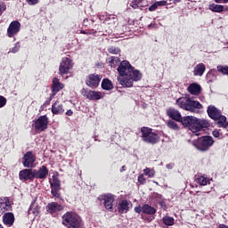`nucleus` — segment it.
<instances>
[{
  "label": "nucleus",
  "mask_w": 228,
  "mask_h": 228,
  "mask_svg": "<svg viewBox=\"0 0 228 228\" xmlns=\"http://www.w3.org/2000/svg\"><path fill=\"white\" fill-rule=\"evenodd\" d=\"M140 2L138 1H134L130 4V6H132V8H134V10H136V8H139Z\"/></svg>",
  "instance_id": "obj_44"
},
{
  "label": "nucleus",
  "mask_w": 228,
  "mask_h": 228,
  "mask_svg": "<svg viewBox=\"0 0 228 228\" xmlns=\"http://www.w3.org/2000/svg\"><path fill=\"white\" fill-rule=\"evenodd\" d=\"M146 179H145V177L143 176V175H140L139 176H138V183H140V184H145V183H146Z\"/></svg>",
  "instance_id": "obj_41"
},
{
  "label": "nucleus",
  "mask_w": 228,
  "mask_h": 228,
  "mask_svg": "<svg viewBox=\"0 0 228 228\" xmlns=\"http://www.w3.org/2000/svg\"><path fill=\"white\" fill-rule=\"evenodd\" d=\"M162 221H163V224L165 225H168V226H171V225H174V217H170L168 216H166L162 218Z\"/></svg>",
  "instance_id": "obj_31"
},
{
  "label": "nucleus",
  "mask_w": 228,
  "mask_h": 228,
  "mask_svg": "<svg viewBox=\"0 0 228 228\" xmlns=\"http://www.w3.org/2000/svg\"><path fill=\"white\" fill-rule=\"evenodd\" d=\"M62 224L67 228H81L83 225V223L81 222V218H79V216L67 212L62 216Z\"/></svg>",
  "instance_id": "obj_4"
},
{
  "label": "nucleus",
  "mask_w": 228,
  "mask_h": 228,
  "mask_svg": "<svg viewBox=\"0 0 228 228\" xmlns=\"http://www.w3.org/2000/svg\"><path fill=\"white\" fill-rule=\"evenodd\" d=\"M209 10H211V12L220 13L221 12H224V5L212 4L209 5Z\"/></svg>",
  "instance_id": "obj_30"
},
{
  "label": "nucleus",
  "mask_w": 228,
  "mask_h": 228,
  "mask_svg": "<svg viewBox=\"0 0 228 228\" xmlns=\"http://www.w3.org/2000/svg\"><path fill=\"white\" fill-rule=\"evenodd\" d=\"M176 104L179 108H182V110H185L191 113H199V110H202V104H200V102L190 100L186 97L177 99Z\"/></svg>",
  "instance_id": "obj_2"
},
{
  "label": "nucleus",
  "mask_w": 228,
  "mask_h": 228,
  "mask_svg": "<svg viewBox=\"0 0 228 228\" xmlns=\"http://www.w3.org/2000/svg\"><path fill=\"white\" fill-rule=\"evenodd\" d=\"M36 131H45L47 129V126H49V118L47 116H40L32 125Z\"/></svg>",
  "instance_id": "obj_7"
},
{
  "label": "nucleus",
  "mask_w": 228,
  "mask_h": 228,
  "mask_svg": "<svg viewBox=\"0 0 228 228\" xmlns=\"http://www.w3.org/2000/svg\"><path fill=\"white\" fill-rule=\"evenodd\" d=\"M63 209V207L56 202L49 203L46 206V211L48 213H58V211H61Z\"/></svg>",
  "instance_id": "obj_23"
},
{
  "label": "nucleus",
  "mask_w": 228,
  "mask_h": 228,
  "mask_svg": "<svg viewBox=\"0 0 228 228\" xmlns=\"http://www.w3.org/2000/svg\"><path fill=\"white\" fill-rule=\"evenodd\" d=\"M20 31V22L18 20H14L10 23L8 28H7V36L9 38H13L15 35H17Z\"/></svg>",
  "instance_id": "obj_13"
},
{
  "label": "nucleus",
  "mask_w": 228,
  "mask_h": 228,
  "mask_svg": "<svg viewBox=\"0 0 228 228\" xmlns=\"http://www.w3.org/2000/svg\"><path fill=\"white\" fill-rule=\"evenodd\" d=\"M63 84L60 82V79L57 77H54L53 79V86H52V92L53 95H56L60 90H62L63 88Z\"/></svg>",
  "instance_id": "obj_22"
},
{
  "label": "nucleus",
  "mask_w": 228,
  "mask_h": 228,
  "mask_svg": "<svg viewBox=\"0 0 228 228\" xmlns=\"http://www.w3.org/2000/svg\"><path fill=\"white\" fill-rule=\"evenodd\" d=\"M134 211H135V213H142V208L140 207H135Z\"/></svg>",
  "instance_id": "obj_50"
},
{
  "label": "nucleus",
  "mask_w": 228,
  "mask_h": 228,
  "mask_svg": "<svg viewBox=\"0 0 228 228\" xmlns=\"http://www.w3.org/2000/svg\"><path fill=\"white\" fill-rule=\"evenodd\" d=\"M117 61H118V57H111L110 63H111L113 65V64L117 63Z\"/></svg>",
  "instance_id": "obj_47"
},
{
  "label": "nucleus",
  "mask_w": 228,
  "mask_h": 228,
  "mask_svg": "<svg viewBox=\"0 0 228 228\" xmlns=\"http://www.w3.org/2000/svg\"><path fill=\"white\" fill-rule=\"evenodd\" d=\"M0 228H4V227H3V224H0Z\"/></svg>",
  "instance_id": "obj_57"
},
{
  "label": "nucleus",
  "mask_w": 228,
  "mask_h": 228,
  "mask_svg": "<svg viewBox=\"0 0 228 228\" xmlns=\"http://www.w3.org/2000/svg\"><path fill=\"white\" fill-rule=\"evenodd\" d=\"M167 117H169V118H172V120H175L176 122H181V120H183V116H181V112L174 108L167 109Z\"/></svg>",
  "instance_id": "obj_18"
},
{
  "label": "nucleus",
  "mask_w": 228,
  "mask_h": 228,
  "mask_svg": "<svg viewBox=\"0 0 228 228\" xmlns=\"http://www.w3.org/2000/svg\"><path fill=\"white\" fill-rule=\"evenodd\" d=\"M20 181H33L35 179L33 169H23L20 171Z\"/></svg>",
  "instance_id": "obj_17"
},
{
  "label": "nucleus",
  "mask_w": 228,
  "mask_h": 228,
  "mask_svg": "<svg viewBox=\"0 0 228 228\" xmlns=\"http://www.w3.org/2000/svg\"><path fill=\"white\" fill-rule=\"evenodd\" d=\"M183 126L185 127H188L190 131L192 133H195V124H196V118L193 116H186L182 118V120L180 121Z\"/></svg>",
  "instance_id": "obj_12"
},
{
  "label": "nucleus",
  "mask_w": 228,
  "mask_h": 228,
  "mask_svg": "<svg viewBox=\"0 0 228 228\" xmlns=\"http://www.w3.org/2000/svg\"><path fill=\"white\" fill-rule=\"evenodd\" d=\"M216 3H228V0H215Z\"/></svg>",
  "instance_id": "obj_53"
},
{
  "label": "nucleus",
  "mask_w": 228,
  "mask_h": 228,
  "mask_svg": "<svg viewBox=\"0 0 228 228\" xmlns=\"http://www.w3.org/2000/svg\"><path fill=\"white\" fill-rule=\"evenodd\" d=\"M6 10V4L4 3L0 2V15H3V12Z\"/></svg>",
  "instance_id": "obj_42"
},
{
  "label": "nucleus",
  "mask_w": 228,
  "mask_h": 228,
  "mask_svg": "<svg viewBox=\"0 0 228 228\" xmlns=\"http://www.w3.org/2000/svg\"><path fill=\"white\" fill-rule=\"evenodd\" d=\"M157 3V6H167V1L162 0V1H158Z\"/></svg>",
  "instance_id": "obj_45"
},
{
  "label": "nucleus",
  "mask_w": 228,
  "mask_h": 228,
  "mask_svg": "<svg viewBox=\"0 0 228 228\" xmlns=\"http://www.w3.org/2000/svg\"><path fill=\"white\" fill-rule=\"evenodd\" d=\"M12 209V205L10 204V200L8 198H4L0 200V213H4Z\"/></svg>",
  "instance_id": "obj_20"
},
{
  "label": "nucleus",
  "mask_w": 228,
  "mask_h": 228,
  "mask_svg": "<svg viewBox=\"0 0 228 228\" xmlns=\"http://www.w3.org/2000/svg\"><path fill=\"white\" fill-rule=\"evenodd\" d=\"M219 228H228V226L225 225V224H220V225H219Z\"/></svg>",
  "instance_id": "obj_54"
},
{
  "label": "nucleus",
  "mask_w": 228,
  "mask_h": 228,
  "mask_svg": "<svg viewBox=\"0 0 228 228\" xmlns=\"http://www.w3.org/2000/svg\"><path fill=\"white\" fill-rule=\"evenodd\" d=\"M53 183H51V186L60 188V179H58V177L53 175Z\"/></svg>",
  "instance_id": "obj_36"
},
{
  "label": "nucleus",
  "mask_w": 228,
  "mask_h": 228,
  "mask_svg": "<svg viewBox=\"0 0 228 228\" xmlns=\"http://www.w3.org/2000/svg\"><path fill=\"white\" fill-rule=\"evenodd\" d=\"M167 127H169L170 129H174L175 131H177V129H179L177 123H175V121L174 120L167 121Z\"/></svg>",
  "instance_id": "obj_34"
},
{
  "label": "nucleus",
  "mask_w": 228,
  "mask_h": 228,
  "mask_svg": "<svg viewBox=\"0 0 228 228\" xmlns=\"http://www.w3.org/2000/svg\"><path fill=\"white\" fill-rule=\"evenodd\" d=\"M81 33H85V31H81Z\"/></svg>",
  "instance_id": "obj_58"
},
{
  "label": "nucleus",
  "mask_w": 228,
  "mask_h": 228,
  "mask_svg": "<svg viewBox=\"0 0 228 228\" xmlns=\"http://www.w3.org/2000/svg\"><path fill=\"white\" fill-rule=\"evenodd\" d=\"M27 3L29 5L37 4L38 0H27Z\"/></svg>",
  "instance_id": "obj_46"
},
{
  "label": "nucleus",
  "mask_w": 228,
  "mask_h": 228,
  "mask_svg": "<svg viewBox=\"0 0 228 228\" xmlns=\"http://www.w3.org/2000/svg\"><path fill=\"white\" fill-rule=\"evenodd\" d=\"M99 200H103V206L105 208L113 209V202H115V196L113 194H104L99 197Z\"/></svg>",
  "instance_id": "obj_14"
},
{
  "label": "nucleus",
  "mask_w": 228,
  "mask_h": 228,
  "mask_svg": "<svg viewBox=\"0 0 228 228\" xmlns=\"http://www.w3.org/2000/svg\"><path fill=\"white\" fill-rule=\"evenodd\" d=\"M51 188H52V195L53 197H60V194L58 193V191L60 190V187L51 186Z\"/></svg>",
  "instance_id": "obj_37"
},
{
  "label": "nucleus",
  "mask_w": 228,
  "mask_h": 228,
  "mask_svg": "<svg viewBox=\"0 0 228 228\" xmlns=\"http://www.w3.org/2000/svg\"><path fill=\"white\" fill-rule=\"evenodd\" d=\"M81 94L89 101H99L104 97V94L101 92L86 90L85 88L82 89Z\"/></svg>",
  "instance_id": "obj_10"
},
{
  "label": "nucleus",
  "mask_w": 228,
  "mask_h": 228,
  "mask_svg": "<svg viewBox=\"0 0 228 228\" xmlns=\"http://www.w3.org/2000/svg\"><path fill=\"white\" fill-rule=\"evenodd\" d=\"M40 213V207L37 205H35V203H32L29 209H28V215H34V216H38Z\"/></svg>",
  "instance_id": "obj_29"
},
{
  "label": "nucleus",
  "mask_w": 228,
  "mask_h": 228,
  "mask_svg": "<svg viewBox=\"0 0 228 228\" xmlns=\"http://www.w3.org/2000/svg\"><path fill=\"white\" fill-rule=\"evenodd\" d=\"M198 183H199V184H200V186H206V184H208L209 183V179L205 176H200L198 178Z\"/></svg>",
  "instance_id": "obj_33"
},
{
  "label": "nucleus",
  "mask_w": 228,
  "mask_h": 228,
  "mask_svg": "<svg viewBox=\"0 0 228 228\" xmlns=\"http://www.w3.org/2000/svg\"><path fill=\"white\" fill-rule=\"evenodd\" d=\"M209 126V120L196 118L194 133H199V131H202V129H208Z\"/></svg>",
  "instance_id": "obj_16"
},
{
  "label": "nucleus",
  "mask_w": 228,
  "mask_h": 228,
  "mask_svg": "<svg viewBox=\"0 0 228 228\" xmlns=\"http://www.w3.org/2000/svg\"><path fill=\"white\" fill-rule=\"evenodd\" d=\"M125 168H126V167H125V166H123V167H122V169H123V170H126Z\"/></svg>",
  "instance_id": "obj_56"
},
{
  "label": "nucleus",
  "mask_w": 228,
  "mask_h": 228,
  "mask_svg": "<svg viewBox=\"0 0 228 228\" xmlns=\"http://www.w3.org/2000/svg\"><path fill=\"white\" fill-rule=\"evenodd\" d=\"M19 49H20V45L19 43H16L14 45V47L11 50V53L15 54V53H19Z\"/></svg>",
  "instance_id": "obj_39"
},
{
  "label": "nucleus",
  "mask_w": 228,
  "mask_h": 228,
  "mask_svg": "<svg viewBox=\"0 0 228 228\" xmlns=\"http://www.w3.org/2000/svg\"><path fill=\"white\" fill-rule=\"evenodd\" d=\"M196 193L198 197H204V195L206 194V192H200V191H197Z\"/></svg>",
  "instance_id": "obj_52"
},
{
  "label": "nucleus",
  "mask_w": 228,
  "mask_h": 228,
  "mask_svg": "<svg viewBox=\"0 0 228 228\" xmlns=\"http://www.w3.org/2000/svg\"><path fill=\"white\" fill-rule=\"evenodd\" d=\"M101 79H102V76L90 74L86 78V85L89 86V88H97V86H99V83H101Z\"/></svg>",
  "instance_id": "obj_11"
},
{
  "label": "nucleus",
  "mask_w": 228,
  "mask_h": 228,
  "mask_svg": "<svg viewBox=\"0 0 228 228\" xmlns=\"http://www.w3.org/2000/svg\"><path fill=\"white\" fill-rule=\"evenodd\" d=\"M142 213H144V215H156V208H154V207H151L150 205L145 204L142 207Z\"/></svg>",
  "instance_id": "obj_28"
},
{
  "label": "nucleus",
  "mask_w": 228,
  "mask_h": 228,
  "mask_svg": "<svg viewBox=\"0 0 228 228\" xmlns=\"http://www.w3.org/2000/svg\"><path fill=\"white\" fill-rule=\"evenodd\" d=\"M52 113H53V115H61L65 113L63 104L60 103V102H55L52 106Z\"/></svg>",
  "instance_id": "obj_21"
},
{
  "label": "nucleus",
  "mask_w": 228,
  "mask_h": 228,
  "mask_svg": "<svg viewBox=\"0 0 228 228\" xmlns=\"http://www.w3.org/2000/svg\"><path fill=\"white\" fill-rule=\"evenodd\" d=\"M66 115L68 117H72V115H74V112L72 111V110H67Z\"/></svg>",
  "instance_id": "obj_49"
},
{
  "label": "nucleus",
  "mask_w": 228,
  "mask_h": 228,
  "mask_svg": "<svg viewBox=\"0 0 228 228\" xmlns=\"http://www.w3.org/2000/svg\"><path fill=\"white\" fill-rule=\"evenodd\" d=\"M201 90H202V88L200 87V85H199L197 83L191 84L188 86V92L190 94H191V95H199V94H200Z\"/></svg>",
  "instance_id": "obj_24"
},
{
  "label": "nucleus",
  "mask_w": 228,
  "mask_h": 228,
  "mask_svg": "<svg viewBox=\"0 0 228 228\" xmlns=\"http://www.w3.org/2000/svg\"><path fill=\"white\" fill-rule=\"evenodd\" d=\"M72 67H74L72 60L69 58H62L59 66V74H61V76H63V74H69L70 70H72Z\"/></svg>",
  "instance_id": "obj_8"
},
{
  "label": "nucleus",
  "mask_w": 228,
  "mask_h": 228,
  "mask_svg": "<svg viewBox=\"0 0 228 228\" xmlns=\"http://www.w3.org/2000/svg\"><path fill=\"white\" fill-rule=\"evenodd\" d=\"M34 179H45L49 175V169L45 166H41L38 169H34Z\"/></svg>",
  "instance_id": "obj_15"
},
{
  "label": "nucleus",
  "mask_w": 228,
  "mask_h": 228,
  "mask_svg": "<svg viewBox=\"0 0 228 228\" xmlns=\"http://www.w3.org/2000/svg\"><path fill=\"white\" fill-rule=\"evenodd\" d=\"M207 112L210 118L217 121L218 127H224V129H227V118L222 115V111L218 110L216 107H215V105H209L208 107Z\"/></svg>",
  "instance_id": "obj_3"
},
{
  "label": "nucleus",
  "mask_w": 228,
  "mask_h": 228,
  "mask_svg": "<svg viewBox=\"0 0 228 228\" xmlns=\"http://www.w3.org/2000/svg\"><path fill=\"white\" fill-rule=\"evenodd\" d=\"M166 167L168 170H172V168H174V164H167Z\"/></svg>",
  "instance_id": "obj_51"
},
{
  "label": "nucleus",
  "mask_w": 228,
  "mask_h": 228,
  "mask_svg": "<svg viewBox=\"0 0 228 228\" xmlns=\"http://www.w3.org/2000/svg\"><path fill=\"white\" fill-rule=\"evenodd\" d=\"M118 71L120 76L118 77V83L126 88H131L134 81H140L142 77V72L134 69L127 61L120 62Z\"/></svg>",
  "instance_id": "obj_1"
},
{
  "label": "nucleus",
  "mask_w": 228,
  "mask_h": 228,
  "mask_svg": "<svg viewBox=\"0 0 228 228\" xmlns=\"http://www.w3.org/2000/svg\"><path fill=\"white\" fill-rule=\"evenodd\" d=\"M7 100L4 98V96L0 95V108H4L6 106Z\"/></svg>",
  "instance_id": "obj_40"
},
{
  "label": "nucleus",
  "mask_w": 228,
  "mask_h": 228,
  "mask_svg": "<svg viewBox=\"0 0 228 228\" xmlns=\"http://www.w3.org/2000/svg\"><path fill=\"white\" fill-rule=\"evenodd\" d=\"M109 53H110L111 54H118V53H120V49L115 46H111L110 48H109Z\"/></svg>",
  "instance_id": "obj_38"
},
{
  "label": "nucleus",
  "mask_w": 228,
  "mask_h": 228,
  "mask_svg": "<svg viewBox=\"0 0 228 228\" xmlns=\"http://www.w3.org/2000/svg\"><path fill=\"white\" fill-rule=\"evenodd\" d=\"M37 157L33 154V151H27L22 158V165L25 168H35V162Z\"/></svg>",
  "instance_id": "obj_9"
},
{
  "label": "nucleus",
  "mask_w": 228,
  "mask_h": 228,
  "mask_svg": "<svg viewBox=\"0 0 228 228\" xmlns=\"http://www.w3.org/2000/svg\"><path fill=\"white\" fill-rule=\"evenodd\" d=\"M3 222L4 225H7V227H12L15 223V216L12 212L5 213L3 216Z\"/></svg>",
  "instance_id": "obj_19"
},
{
  "label": "nucleus",
  "mask_w": 228,
  "mask_h": 228,
  "mask_svg": "<svg viewBox=\"0 0 228 228\" xmlns=\"http://www.w3.org/2000/svg\"><path fill=\"white\" fill-rule=\"evenodd\" d=\"M204 72H206V65H204V63H200L195 66L193 70L194 76H203Z\"/></svg>",
  "instance_id": "obj_25"
},
{
  "label": "nucleus",
  "mask_w": 228,
  "mask_h": 228,
  "mask_svg": "<svg viewBox=\"0 0 228 228\" xmlns=\"http://www.w3.org/2000/svg\"><path fill=\"white\" fill-rule=\"evenodd\" d=\"M217 70L218 72H221L222 74H226L228 76V66H218Z\"/></svg>",
  "instance_id": "obj_35"
},
{
  "label": "nucleus",
  "mask_w": 228,
  "mask_h": 228,
  "mask_svg": "<svg viewBox=\"0 0 228 228\" xmlns=\"http://www.w3.org/2000/svg\"><path fill=\"white\" fill-rule=\"evenodd\" d=\"M215 141L211 136H203L192 142L194 147L201 152H206V151H209V148L212 147Z\"/></svg>",
  "instance_id": "obj_5"
},
{
  "label": "nucleus",
  "mask_w": 228,
  "mask_h": 228,
  "mask_svg": "<svg viewBox=\"0 0 228 228\" xmlns=\"http://www.w3.org/2000/svg\"><path fill=\"white\" fill-rule=\"evenodd\" d=\"M144 175H147L148 177H154L156 175V171L154 169H151L149 167H146L143 169Z\"/></svg>",
  "instance_id": "obj_32"
},
{
  "label": "nucleus",
  "mask_w": 228,
  "mask_h": 228,
  "mask_svg": "<svg viewBox=\"0 0 228 228\" xmlns=\"http://www.w3.org/2000/svg\"><path fill=\"white\" fill-rule=\"evenodd\" d=\"M119 213H127L129 211V201L124 200L119 203L118 207Z\"/></svg>",
  "instance_id": "obj_26"
},
{
  "label": "nucleus",
  "mask_w": 228,
  "mask_h": 228,
  "mask_svg": "<svg viewBox=\"0 0 228 228\" xmlns=\"http://www.w3.org/2000/svg\"><path fill=\"white\" fill-rule=\"evenodd\" d=\"M174 3H181V0H173Z\"/></svg>",
  "instance_id": "obj_55"
},
{
  "label": "nucleus",
  "mask_w": 228,
  "mask_h": 228,
  "mask_svg": "<svg viewBox=\"0 0 228 228\" xmlns=\"http://www.w3.org/2000/svg\"><path fill=\"white\" fill-rule=\"evenodd\" d=\"M141 133L142 141H144L145 143H151V145H155V143H158V142H159V136L158 135V134L152 132V128L143 126L141 128Z\"/></svg>",
  "instance_id": "obj_6"
},
{
  "label": "nucleus",
  "mask_w": 228,
  "mask_h": 228,
  "mask_svg": "<svg viewBox=\"0 0 228 228\" xmlns=\"http://www.w3.org/2000/svg\"><path fill=\"white\" fill-rule=\"evenodd\" d=\"M102 90H113V83L110 79L104 78L102 81Z\"/></svg>",
  "instance_id": "obj_27"
},
{
  "label": "nucleus",
  "mask_w": 228,
  "mask_h": 228,
  "mask_svg": "<svg viewBox=\"0 0 228 228\" xmlns=\"http://www.w3.org/2000/svg\"><path fill=\"white\" fill-rule=\"evenodd\" d=\"M158 4L157 2H155L153 4H151L150 7H149V11L150 12H155V10H158Z\"/></svg>",
  "instance_id": "obj_43"
},
{
  "label": "nucleus",
  "mask_w": 228,
  "mask_h": 228,
  "mask_svg": "<svg viewBox=\"0 0 228 228\" xmlns=\"http://www.w3.org/2000/svg\"><path fill=\"white\" fill-rule=\"evenodd\" d=\"M213 136H215V138H219L220 137V132H218V130H214L213 131Z\"/></svg>",
  "instance_id": "obj_48"
}]
</instances>
